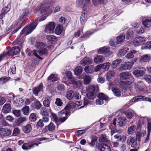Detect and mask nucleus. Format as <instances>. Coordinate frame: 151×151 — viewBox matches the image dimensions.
<instances>
[{
    "instance_id": "79ce46f5",
    "label": "nucleus",
    "mask_w": 151,
    "mask_h": 151,
    "mask_svg": "<svg viewBox=\"0 0 151 151\" xmlns=\"http://www.w3.org/2000/svg\"><path fill=\"white\" fill-rule=\"evenodd\" d=\"M125 36L124 34L119 35L117 37V43L119 44L123 42L125 39Z\"/></svg>"
},
{
    "instance_id": "de8ad7c7",
    "label": "nucleus",
    "mask_w": 151,
    "mask_h": 151,
    "mask_svg": "<svg viewBox=\"0 0 151 151\" xmlns=\"http://www.w3.org/2000/svg\"><path fill=\"white\" fill-rule=\"evenodd\" d=\"M82 69L80 66L77 67L75 69L74 71L76 75H79L82 73Z\"/></svg>"
},
{
    "instance_id": "09e8293b",
    "label": "nucleus",
    "mask_w": 151,
    "mask_h": 151,
    "mask_svg": "<svg viewBox=\"0 0 151 151\" xmlns=\"http://www.w3.org/2000/svg\"><path fill=\"white\" fill-rule=\"evenodd\" d=\"M93 32L91 31H88L84 36L81 37L80 39L82 40H84L86 38L88 37L90 35L93 33Z\"/></svg>"
},
{
    "instance_id": "2f4dec72",
    "label": "nucleus",
    "mask_w": 151,
    "mask_h": 151,
    "mask_svg": "<svg viewBox=\"0 0 151 151\" xmlns=\"http://www.w3.org/2000/svg\"><path fill=\"white\" fill-rule=\"evenodd\" d=\"M63 26L59 24L56 28L55 33L57 35H59L63 32Z\"/></svg>"
},
{
    "instance_id": "ddd939ff",
    "label": "nucleus",
    "mask_w": 151,
    "mask_h": 151,
    "mask_svg": "<svg viewBox=\"0 0 151 151\" xmlns=\"http://www.w3.org/2000/svg\"><path fill=\"white\" fill-rule=\"evenodd\" d=\"M52 12V9L48 7L44 6L42 7L41 6L40 13L42 14L49 15Z\"/></svg>"
},
{
    "instance_id": "9d476101",
    "label": "nucleus",
    "mask_w": 151,
    "mask_h": 151,
    "mask_svg": "<svg viewBox=\"0 0 151 151\" xmlns=\"http://www.w3.org/2000/svg\"><path fill=\"white\" fill-rule=\"evenodd\" d=\"M134 64L133 62H125L121 65L119 68L120 70H130L132 68Z\"/></svg>"
},
{
    "instance_id": "e433bc0d",
    "label": "nucleus",
    "mask_w": 151,
    "mask_h": 151,
    "mask_svg": "<svg viewBox=\"0 0 151 151\" xmlns=\"http://www.w3.org/2000/svg\"><path fill=\"white\" fill-rule=\"evenodd\" d=\"M24 132L26 133H29L32 129V127L30 124H27L22 127Z\"/></svg>"
},
{
    "instance_id": "4c0bfd02",
    "label": "nucleus",
    "mask_w": 151,
    "mask_h": 151,
    "mask_svg": "<svg viewBox=\"0 0 151 151\" xmlns=\"http://www.w3.org/2000/svg\"><path fill=\"white\" fill-rule=\"evenodd\" d=\"M114 95L116 96L120 97L121 96V92L118 88L116 87H113L112 89Z\"/></svg>"
},
{
    "instance_id": "49530a36",
    "label": "nucleus",
    "mask_w": 151,
    "mask_h": 151,
    "mask_svg": "<svg viewBox=\"0 0 151 151\" xmlns=\"http://www.w3.org/2000/svg\"><path fill=\"white\" fill-rule=\"evenodd\" d=\"M122 60L121 59L118 58L113 61L112 65L114 68H116L119 64L121 62Z\"/></svg>"
},
{
    "instance_id": "c85d7f7f",
    "label": "nucleus",
    "mask_w": 151,
    "mask_h": 151,
    "mask_svg": "<svg viewBox=\"0 0 151 151\" xmlns=\"http://www.w3.org/2000/svg\"><path fill=\"white\" fill-rule=\"evenodd\" d=\"M87 19V17L86 13H85V12H82L80 18L81 23L82 24H84L86 21Z\"/></svg>"
},
{
    "instance_id": "8fccbe9b",
    "label": "nucleus",
    "mask_w": 151,
    "mask_h": 151,
    "mask_svg": "<svg viewBox=\"0 0 151 151\" xmlns=\"http://www.w3.org/2000/svg\"><path fill=\"white\" fill-rule=\"evenodd\" d=\"M10 79L9 77L4 76L0 78V84H3L4 83L7 82Z\"/></svg>"
},
{
    "instance_id": "774afa93",
    "label": "nucleus",
    "mask_w": 151,
    "mask_h": 151,
    "mask_svg": "<svg viewBox=\"0 0 151 151\" xmlns=\"http://www.w3.org/2000/svg\"><path fill=\"white\" fill-rule=\"evenodd\" d=\"M29 119L31 121L35 122L36 120V116L35 114L32 113L30 116Z\"/></svg>"
},
{
    "instance_id": "2eb2a0df",
    "label": "nucleus",
    "mask_w": 151,
    "mask_h": 151,
    "mask_svg": "<svg viewBox=\"0 0 151 151\" xmlns=\"http://www.w3.org/2000/svg\"><path fill=\"white\" fill-rule=\"evenodd\" d=\"M127 142L128 145H131L132 147L135 148L137 145V139L130 137L127 139Z\"/></svg>"
},
{
    "instance_id": "58836bf2",
    "label": "nucleus",
    "mask_w": 151,
    "mask_h": 151,
    "mask_svg": "<svg viewBox=\"0 0 151 151\" xmlns=\"http://www.w3.org/2000/svg\"><path fill=\"white\" fill-rule=\"evenodd\" d=\"M47 79L51 82H54L58 80V78L57 75L51 74L48 77Z\"/></svg>"
},
{
    "instance_id": "cd10ccee",
    "label": "nucleus",
    "mask_w": 151,
    "mask_h": 151,
    "mask_svg": "<svg viewBox=\"0 0 151 151\" xmlns=\"http://www.w3.org/2000/svg\"><path fill=\"white\" fill-rule=\"evenodd\" d=\"M115 76V73L113 71L109 70L106 75V77L107 80L111 81L112 78Z\"/></svg>"
},
{
    "instance_id": "dca6fc26",
    "label": "nucleus",
    "mask_w": 151,
    "mask_h": 151,
    "mask_svg": "<svg viewBox=\"0 0 151 151\" xmlns=\"http://www.w3.org/2000/svg\"><path fill=\"white\" fill-rule=\"evenodd\" d=\"M71 109V108L68 104L65 107L64 109L58 112V114L60 116H63L64 115L68 116L70 113V111L68 110Z\"/></svg>"
},
{
    "instance_id": "7ed1b4c3",
    "label": "nucleus",
    "mask_w": 151,
    "mask_h": 151,
    "mask_svg": "<svg viewBox=\"0 0 151 151\" xmlns=\"http://www.w3.org/2000/svg\"><path fill=\"white\" fill-rule=\"evenodd\" d=\"M98 99L96 101V104L97 105L106 104L109 101L108 97L103 93H100L97 96Z\"/></svg>"
},
{
    "instance_id": "4d7b16f0",
    "label": "nucleus",
    "mask_w": 151,
    "mask_h": 151,
    "mask_svg": "<svg viewBox=\"0 0 151 151\" xmlns=\"http://www.w3.org/2000/svg\"><path fill=\"white\" fill-rule=\"evenodd\" d=\"M144 79L148 83L151 82V75L147 74L144 76Z\"/></svg>"
},
{
    "instance_id": "6e6552de",
    "label": "nucleus",
    "mask_w": 151,
    "mask_h": 151,
    "mask_svg": "<svg viewBox=\"0 0 151 151\" xmlns=\"http://www.w3.org/2000/svg\"><path fill=\"white\" fill-rule=\"evenodd\" d=\"M146 40L145 38L138 37H136L133 42V45L135 46H137L142 45L145 43Z\"/></svg>"
},
{
    "instance_id": "20e7f679",
    "label": "nucleus",
    "mask_w": 151,
    "mask_h": 151,
    "mask_svg": "<svg viewBox=\"0 0 151 151\" xmlns=\"http://www.w3.org/2000/svg\"><path fill=\"white\" fill-rule=\"evenodd\" d=\"M48 139L45 137H41L37 139L38 141V143H33L30 144L29 143H24L22 146V148L24 150H27L33 148L36 146H37L38 145L41 143L40 141L43 140H47Z\"/></svg>"
},
{
    "instance_id": "69168bd1",
    "label": "nucleus",
    "mask_w": 151,
    "mask_h": 151,
    "mask_svg": "<svg viewBox=\"0 0 151 151\" xmlns=\"http://www.w3.org/2000/svg\"><path fill=\"white\" fill-rule=\"evenodd\" d=\"M20 132L19 129L18 128H15L14 129L12 135L14 136H17L19 134Z\"/></svg>"
},
{
    "instance_id": "423d86ee",
    "label": "nucleus",
    "mask_w": 151,
    "mask_h": 151,
    "mask_svg": "<svg viewBox=\"0 0 151 151\" xmlns=\"http://www.w3.org/2000/svg\"><path fill=\"white\" fill-rule=\"evenodd\" d=\"M37 48L40 50L38 52L40 56L45 55L47 53V51L46 48L45 47V44L44 43L39 42L36 43V44Z\"/></svg>"
},
{
    "instance_id": "72a5a7b5",
    "label": "nucleus",
    "mask_w": 151,
    "mask_h": 151,
    "mask_svg": "<svg viewBox=\"0 0 151 151\" xmlns=\"http://www.w3.org/2000/svg\"><path fill=\"white\" fill-rule=\"evenodd\" d=\"M74 92L72 90L67 91L66 93L67 98L69 100H70L73 99L75 96Z\"/></svg>"
},
{
    "instance_id": "4468645a",
    "label": "nucleus",
    "mask_w": 151,
    "mask_h": 151,
    "mask_svg": "<svg viewBox=\"0 0 151 151\" xmlns=\"http://www.w3.org/2000/svg\"><path fill=\"white\" fill-rule=\"evenodd\" d=\"M20 51L19 48L18 47L15 46L11 48L7 52H4L6 53V55H7L9 56H11L13 55H17Z\"/></svg>"
},
{
    "instance_id": "4be33fe9",
    "label": "nucleus",
    "mask_w": 151,
    "mask_h": 151,
    "mask_svg": "<svg viewBox=\"0 0 151 151\" xmlns=\"http://www.w3.org/2000/svg\"><path fill=\"white\" fill-rule=\"evenodd\" d=\"M126 118L122 116H118L117 122V125L122 127L125 124Z\"/></svg>"
},
{
    "instance_id": "a18cd8bd",
    "label": "nucleus",
    "mask_w": 151,
    "mask_h": 151,
    "mask_svg": "<svg viewBox=\"0 0 151 151\" xmlns=\"http://www.w3.org/2000/svg\"><path fill=\"white\" fill-rule=\"evenodd\" d=\"M111 64L109 62H106L101 65V68L106 70H108Z\"/></svg>"
},
{
    "instance_id": "bb28decb",
    "label": "nucleus",
    "mask_w": 151,
    "mask_h": 151,
    "mask_svg": "<svg viewBox=\"0 0 151 151\" xmlns=\"http://www.w3.org/2000/svg\"><path fill=\"white\" fill-rule=\"evenodd\" d=\"M11 110V105L9 104H6L3 106L2 111L4 113H8Z\"/></svg>"
},
{
    "instance_id": "603ef678",
    "label": "nucleus",
    "mask_w": 151,
    "mask_h": 151,
    "mask_svg": "<svg viewBox=\"0 0 151 151\" xmlns=\"http://www.w3.org/2000/svg\"><path fill=\"white\" fill-rule=\"evenodd\" d=\"M55 125L52 122H50L47 126L46 127V128H47L48 130L50 131L54 130L55 129Z\"/></svg>"
},
{
    "instance_id": "6ab92c4d",
    "label": "nucleus",
    "mask_w": 151,
    "mask_h": 151,
    "mask_svg": "<svg viewBox=\"0 0 151 151\" xmlns=\"http://www.w3.org/2000/svg\"><path fill=\"white\" fill-rule=\"evenodd\" d=\"M92 60L91 58L86 57L83 59L81 61V64L83 66H85L87 64H90L92 63Z\"/></svg>"
},
{
    "instance_id": "5fc2aeb1",
    "label": "nucleus",
    "mask_w": 151,
    "mask_h": 151,
    "mask_svg": "<svg viewBox=\"0 0 151 151\" xmlns=\"http://www.w3.org/2000/svg\"><path fill=\"white\" fill-rule=\"evenodd\" d=\"M133 34L134 32L131 29H129L127 33L126 38L128 39H129L130 37L133 36Z\"/></svg>"
},
{
    "instance_id": "a878e982",
    "label": "nucleus",
    "mask_w": 151,
    "mask_h": 151,
    "mask_svg": "<svg viewBox=\"0 0 151 151\" xmlns=\"http://www.w3.org/2000/svg\"><path fill=\"white\" fill-rule=\"evenodd\" d=\"M99 148L100 151H111L109 146L104 144H101L99 146Z\"/></svg>"
},
{
    "instance_id": "864d4df0",
    "label": "nucleus",
    "mask_w": 151,
    "mask_h": 151,
    "mask_svg": "<svg viewBox=\"0 0 151 151\" xmlns=\"http://www.w3.org/2000/svg\"><path fill=\"white\" fill-rule=\"evenodd\" d=\"M82 101L83 103V106L80 107L79 108H82L84 106H86L88 104H91L92 103V102L89 101L87 98H84L83 100H82Z\"/></svg>"
},
{
    "instance_id": "a211bd4d",
    "label": "nucleus",
    "mask_w": 151,
    "mask_h": 151,
    "mask_svg": "<svg viewBox=\"0 0 151 151\" xmlns=\"http://www.w3.org/2000/svg\"><path fill=\"white\" fill-rule=\"evenodd\" d=\"M151 59V56L150 54H145L142 56L139 59V61L141 63L149 62Z\"/></svg>"
},
{
    "instance_id": "473e14b6",
    "label": "nucleus",
    "mask_w": 151,
    "mask_h": 151,
    "mask_svg": "<svg viewBox=\"0 0 151 151\" xmlns=\"http://www.w3.org/2000/svg\"><path fill=\"white\" fill-rule=\"evenodd\" d=\"M51 99L50 96H47L45 99V100L43 102V104L44 106L46 107H48L50 106V102Z\"/></svg>"
},
{
    "instance_id": "6e6d98bb",
    "label": "nucleus",
    "mask_w": 151,
    "mask_h": 151,
    "mask_svg": "<svg viewBox=\"0 0 151 151\" xmlns=\"http://www.w3.org/2000/svg\"><path fill=\"white\" fill-rule=\"evenodd\" d=\"M29 110V108L28 106H24L22 109V112L25 115H28Z\"/></svg>"
},
{
    "instance_id": "052dcab7",
    "label": "nucleus",
    "mask_w": 151,
    "mask_h": 151,
    "mask_svg": "<svg viewBox=\"0 0 151 151\" xmlns=\"http://www.w3.org/2000/svg\"><path fill=\"white\" fill-rule=\"evenodd\" d=\"M91 78L89 76H86L84 78V83L85 84H88L91 82Z\"/></svg>"
},
{
    "instance_id": "a19ab883",
    "label": "nucleus",
    "mask_w": 151,
    "mask_h": 151,
    "mask_svg": "<svg viewBox=\"0 0 151 151\" xmlns=\"http://www.w3.org/2000/svg\"><path fill=\"white\" fill-rule=\"evenodd\" d=\"M137 52V51L134 50H133L130 51L127 54L126 56L127 58L128 59H130L133 58L134 56V55Z\"/></svg>"
},
{
    "instance_id": "3c124183",
    "label": "nucleus",
    "mask_w": 151,
    "mask_h": 151,
    "mask_svg": "<svg viewBox=\"0 0 151 151\" xmlns=\"http://www.w3.org/2000/svg\"><path fill=\"white\" fill-rule=\"evenodd\" d=\"M135 126L134 125H132L129 127L128 128V134H130L133 133L135 129Z\"/></svg>"
},
{
    "instance_id": "b1692460",
    "label": "nucleus",
    "mask_w": 151,
    "mask_h": 151,
    "mask_svg": "<svg viewBox=\"0 0 151 151\" xmlns=\"http://www.w3.org/2000/svg\"><path fill=\"white\" fill-rule=\"evenodd\" d=\"M110 52L109 48L105 46L99 48L97 51V53L99 54H106Z\"/></svg>"
},
{
    "instance_id": "680f3d73",
    "label": "nucleus",
    "mask_w": 151,
    "mask_h": 151,
    "mask_svg": "<svg viewBox=\"0 0 151 151\" xmlns=\"http://www.w3.org/2000/svg\"><path fill=\"white\" fill-rule=\"evenodd\" d=\"M85 71L87 73H91L93 72L92 69L89 66H86L85 68Z\"/></svg>"
},
{
    "instance_id": "0eeeda50",
    "label": "nucleus",
    "mask_w": 151,
    "mask_h": 151,
    "mask_svg": "<svg viewBox=\"0 0 151 151\" xmlns=\"http://www.w3.org/2000/svg\"><path fill=\"white\" fill-rule=\"evenodd\" d=\"M134 88L137 91L145 92L147 91V88L143 82L141 81H138L135 83Z\"/></svg>"
},
{
    "instance_id": "e2e57ef3",
    "label": "nucleus",
    "mask_w": 151,
    "mask_h": 151,
    "mask_svg": "<svg viewBox=\"0 0 151 151\" xmlns=\"http://www.w3.org/2000/svg\"><path fill=\"white\" fill-rule=\"evenodd\" d=\"M60 98H57L56 99L55 104L58 106H61L63 104Z\"/></svg>"
},
{
    "instance_id": "1a4fd4ad",
    "label": "nucleus",
    "mask_w": 151,
    "mask_h": 151,
    "mask_svg": "<svg viewBox=\"0 0 151 151\" xmlns=\"http://www.w3.org/2000/svg\"><path fill=\"white\" fill-rule=\"evenodd\" d=\"M55 27V24L53 22H49L46 26L45 32L47 33H52L53 32Z\"/></svg>"
},
{
    "instance_id": "7c9ffc66",
    "label": "nucleus",
    "mask_w": 151,
    "mask_h": 151,
    "mask_svg": "<svg viewBox=\"0 0 151 151\" xmlns=\"http://www.w3.org/2000/svg\"><path fill=\"white\" fill-rule=\"evenodd\" d=\"M135 114L134 112L132 109H129L125 112L126 116L129 119H131Z\"/></svg>"
},
{
    "instance_id": "f8f14e48",
    "label": "nucleus",
    "mask_w": 151,
    "mask_h": 151,
    "mask_svg": "<svg viewBox=\"0 0 151 151\" xmlns=\"http://www.w3.org/2000/svg\"><path fill=\"white\" fill-rule=\"evenodd\" d=\"M12 133V131L7 128H0V136L3 138L10 135Z\"/></svg>"
},
{
    "instance_id": "393cba45",
    "label": "nucleus",
    "mask_w": 151,
    "mask_h": 151,
    "mask_svg": "<svg viewBox=\"0 0 151 151\" xmlns=\"http://www.w3.org/2000/svg\"><path fill=\"white\" fill-rule=\"evenodd\" d=\"M51 110L50 108L47 109L45 107H43L41 110L40 113L42 116H49Z\"/></svg>"
},
{
    "instance_id": "c756f323",
    "label": "nucleus",
    "mask_w": 151,
    "mask_h": 151,
    "mask_svg": "<svg viewBox=\"0 0 151 151\" xmlns=\"http://www.w3.org/2000/svg\"><path fill=\"white\" fill-rule=\"evenodd\" d=\"M133 74L136 77L143 76L145 73L143 70H135L132 72Z\"/></svg>"
},
{
    "instance_id": "338daca9",
    "label": "nucleus",
    "mask_w": 151,
    "mask_h": 151,
    "mask_svg": "<svg viewBox=\"0 0 151 151\" xmlns=\"http://www.w3.org/2000/svg\"><path fill=\"white\" fill-rule=\"evenodd\" d=\"M26 119L25 117H20L17 120V123L18 124H20L26 121Z\"/></svg>"
},
{
    "instance_id": "5701e85b",
    "label": "nucleus",
    "mask_w": 151,
    "mask_h": 151,
    "mask_svg": "<svg viewBox=\"0 0 151 151\" xmlns=\"http://www.w3.org/2000/svg\"><path fill=\"white\" fill-rule=\"evenodd\" d=\"M105 60L104 58L100 55H97L94 59V62L96 64L102 62Z\"/></svg>"
},
{
    "instance_id": "c9c22d12",
    "label": "nucleus",
    "mask_w": 151,
    "mask_h": 151,
    "mask_svg": "<svg viewBox=\"0 0 151 151\" xmlns=\"http://www.w3.org/2000/svg\"><path fill=\"white\" fill-rule=\"evenodd\" d=\"M90 0H78V3L81 7L83 8L86 5L89 3Z\"/></svg>"
},
{
    "instance_id": "f3484780",
    "label": "nucleus",
    "mask_w": 151,
    "mask_h": 151,
    "mask_svg": "<svg viewBox=\"0 0 151 151\" xmlns=\"http://www.w3.org/2000/svg\"><path fill=\"white\" fill-rule=\"evenodd\" d=\"M43 86L42 83H40L39 85L37 87H34L32 89L33 93L36 96H37L38 93L42 91Z\"/></svg>"
},
{
    "instance_id": "bf43d9fd",
    "label": "nucleus",
    "mask_w": 151,
    "mask_h": 151,
    "mask_svg": "<svg viewBox=\"0 0 151 151\" xmlns=\"http://www.w3.org/2000/svg\"><path fill=\"white\" fill-rule=\"evenodd\" d=\"M86 131L84 129L78 130L76 132V134L78 137L81 136L83 134L85 133Z\"/></svg>"
},
{
    "instance_id": "37998d69",
    "label": "nucleus",
    "mask_w": 151,
    "mask_h": 151,
    "mask_svg": "<svg viewBox=\"0 0 151 151\" xmlns=\"http://www.w3.org/2000/svg\"><path fill=\"white\" fill-rule=\"evenodd\" d=\"M97 138L96 137H92L91 142H90L88 141L87 143L91 147H93L94 146L96 142L97 141Z\"/></svg>"
},
{
    "instance_id": "13d9d810",
    "label": "nucleus",
    "mask_w": 151,
    "mask_h": 151,
    "mask_svg": "<svg viewBox=\"0 0 151 151\" xmlns=\"http://www.w3.org/2000/svg\"><path fill=\"white\" fill-rule=\"evenodd\" d=\"M144 117H138V128H140L142 124H144V122H143Z\"/></svg>"
},
{
    "instance_id": "c03bdc74",
    "label": "nucleus",
    "mask_w": 151,
    "mask_h": 151,
    "mask_svg": "<svg viewBox=\"0 0 151 151\" xmlns=\"http://www.w3.org/2000/svg\"><path fill=\"white\" fill-rule=\"evenodd\" d=\"M129 49L127 47H123L119 51V54L121 56H123L126 54L128 50Z\"/></svg>"
},
{
    "instance_id": "ea45409f",
    "label": "nucleus",
    "mask_w": 151,
    "mask_h": 151,
    "mask_svg": "<svg viewBox=\"0 0 151 151\" xmlns=\"http://www.w3.org/2000/svg\"><path fill=\"white\" fill-rule=\"evenodd\" d=\"M42 106V104L40 102L38 101H34L32 104L33 107L37 110L40 109Z\"/></svg>"
},
{
    "instance_id": "f257e3e1",
    "label": "nucleus",
    "mask_w": 151,
    "mask_h": 151,
    "mask_svg": "<svg viewBox=\"0 0 151 151\" xmlns=\"http://www.w3.org/2000/svg\"><path fill=\"white\" fill-rule=\"evenodd\" d=\"M119 77L121 82L126 85L131 84L134 81V78L129 72H124L120 74Z\"/></svg>"
},
{
    "instance_id": "39448f33",
    "label": "nucleus",
    "mask_w": 151,
    "mask_h": 151,
    "mask_svg": "<svg viewBox=\"0 0 151 151\" xmlns=\"http://www.w3.org/2000/svg\"><path fill=\"white\" fill-rule=\"evenodd\" d=\"M37 24L36 21L33 22L28 27L24 28L21 32L20 34L22 35L24 33L26 35L29 34L36 28Z\"/></svg>"
},
{
    "instance_id": "0e129e2a",
    "label": "nucleus",
    "mask_w": 151,
    "mask_h": 151,
    "mask_svg": "<svg viewBox=\"0 0 151 151\" xmlns=\"http://www.w3.org/2000/svg\"><path fill=\"white\" fill-rule=\"evenodd\" d=\"M44 126V124L43 123V121L42 120L40 119L37 122L36 125V126L37 128L39 127H42Z\"/></svg>"
},
{
    "instance_id": "412c9836",
    "label": "nucleus",
    "mask_w": 151,
    "mask_h": 151,
    "mask_svg": "<svg viewBox=\"0 0 151 151\" xmlns=\"http://www.w3.org/2000/svg\"><path fill=\"white\" fill-rule=\"evenodd\" d=\"M46 38L47 40L48 43L50 44H51L53 42H56L58 40L57 37L55 36L50 35L47 36Z\"/></svg>"
},
{
    "instance_id": "aec40b11",
    "label": "nucleus",
    "mask_w": 151,
    "mask_h": 151,
    "mask_svg": "<svg viewBox=\"0 0 151 151\" xmlns=\"http://www.w3.org/2000/svg\"><path fill=\"white\" fill-rule=\"evenodd\" d=\"M70 83L73 85L74 88H80L82 86V82L81 81L76 80L74 79H72L70 81Z\"/></svg>"
},
{
    "instance_id": "f704fd0d",
    "label": "nucleus",
    "mask_w": 151,
    "mask_h": 151,
    "mask_svg": "<svg viewBox=\"0 0 151 151\" xmlns=\"http://www.w3.org/2000/svg\"><path fill=\"white\" fill-rule=\"evenodd\" d=\"M142 23L145 27L150 28L151 25V19H146L142 21Z\"/></svg>"
},
{
    "instance_id": "f03ea898",
    "label": "nucleus",
    "mask_w": 151,
    "mask_h": 151,
    "mask_svg": "<svg viewBox=\"0 0 151 151\" xmlns=\"http://www.w3.org/2000/svg\"><path fill=\"white\" fill-rule=\"evenodd\" d=\"M98 86L89 85L86 88L87 92V97L88 99H93L96 96V95L95 93V91L98 90Z\"/></svg>"
},
{
    "instance_id": "9b49d317",
    "label": "nucleus",
    "mask_w": 151,
    "mask_h": 151,
    "mask_svg": "<svg viewBox=\"0 0 151 151\" xmlns=\"http://www.w3.org/2000/svg\"><path fill=\"white\" fill-rule=\"evenodd\" d=\"M138 101H146L151 102V100L148 97H145L142 96H138L134 97L131 101L132 102H137Z\"/></svg>"
}]
</instances>
